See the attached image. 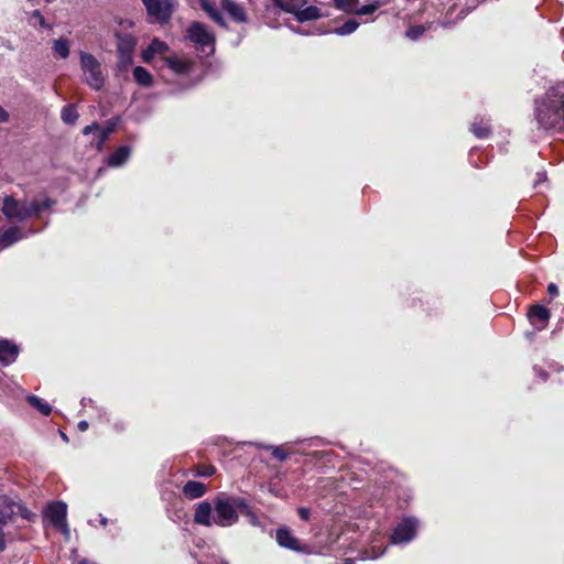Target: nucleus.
I'll use <instances>...</instances> for the list:
<instances>
[{
  "mask_svg": "<svg viewBox=\"0 0 564 564\" xmlns=\"http://www.w3.org/2000/svg\"><path fill=\"white\" fill-rule=\"evenodd\" d=\"M534 118L543 130H564V82L551 87L535 100Z\"/></svg>",
  "mask_w": 564,
  "mask_h": 564,
  "instance_id": "1",
  "label": "nucleus"
},
{
  "mask_svg": "<svg viewBox=\"0 0 564 564\" xmlns=\"http://www.w3.org/2000/svg\"><path fill=\"white\" fill-rule=\"evenodd\" d=\"M412 8L409 10H416L420 12H426L429 17H436L437 13L442 14L445 11L444 20L440 21L438 24L445 29L452 28L455 22L449 20L448 17L460 6H464L459 13L458 19H464L473 9L477 7L476 0H411L409 1ZM402 10H408L403 8Z\"/></svg>",
  "mask_w": 564,
  "mask_h": 564,
  "instance_id": "2",
  "label": "nucleus"
},
{
  "mask_svg": "<svg viewBox=\"0 0 564 564\" xmlns=\"http://www.w3.org/2000/svg\"><path fill=\"white\" fill-rule=\"evenodd\" d=\"M246 507V499L241 497L219 494L214 498L215 525L229 528L239 520L238 511Z\"/></svg>",
  "mask_w": 564,
  "mask_h": 564,
  "instance_id": "3",
  "label": "nucleus"
},
{
  "mask_svg": "<svg viewBox=\"0 0 564 564\" xmlns=\"http://www.w3.org/2000/svg\"><path fill=\"white\" fill-rule=\"evenodd\" d=\"M274 6L286 13L295 17L300 23L314 21L324 17H328L316 6H307V0H272Z\"/></svg>",
  "mask_w": 564,
  "mask_h": 564,
  "instance_id": "4",
  "label": "nucleus"
},
{
  "mask_svg": "<svg viewBox=\"0 0 564 564\" xmlns=\"http://www.w3.org/2000/svg\"><path fill=\"white\" fill-rule=\"evenodd\" d=\"M186 36L199 53L207 56L215 53L216 36L206 24L198 21L191 23Z\"/></svg>",
  "mask_w": 564,
  "mask_h": 564,
  "instance_id": "5",
  "label": "nucleus"
},
{
  "mask_svg": "<svg viewBox=\"0 0 564 564\" xmlns=\"http://www.w3.org/2000/svg\"><path fill=\"white\" fill-rule=\"evenodd\" d=\"M420 520L415 517H403L392 529L390 534V543L392 545H404L412 542L417 534Z\"/></svg>",
  "mask_w": 564,
  "mask_h": 564,
  "instance_id": "6",
  "label": "nucleus"
},
{
  "mask_svg": "<svg viewBox=\"0 0 564 564\" xmlns=\"http://www.w3.org/2000/svg\"><path fill=\"white\" fill-rule=\"evenodd\" d=\"M80 67L85 77V82L93 89L99 90L105 84V79L101 73L100 63L90 53H80Z\"/></svg>",
  "mask_w": 564,
  "mask_h": 564,
  "instance_id": "7",
  "label": "nucleus"
},
{
  "mask_svg": "<svg viewBox=\"0 0 564 564\" xmlns=\"http://www.w3.org/2000/svg\"><path fill=\"white\" fill-rule=\"evenodd\" d=\"M147 14L152 22L166 24L175 9L173 0H142Z\"/></svg>",
  "mask_w": 564,
  "mask_h": 564,
  "instance_id": "8",
  "label": "nucleus"
},
{
  "mask_svg": "<svg viewBox=\"0 0 564 564\" xmlns=\"http://www.w3.org/2000/svg\"><path fill=\"white\" fill-rule=\"evenodd\" d=\"M1 213L11 223H23L29 219L26 200H19L12 195L1 198Z\"/></svg>",
  "mask_w": 564,
  "mask_h": 564,
  "instance_id": "9",
  "label": "nucleus"
},
{
  "mask_svg": "<svg viewBox=\"0 0 564 564\" xmlns=\"http://www.w3.org/2000/svg\"><path fill=\"white\" fill-rule=\"evenodd\" d=\"M37 232L39 230L36 229H24L23 227H20L18 225L8 227L0 235V251L8 249L15 245L17 242L24 240L31 236H34Z\"/></svg>",
  "mask_w": 564,
  "mask_h": 564,
  "instance_id": "10",
  "label": "nucleus"
},
{
  "mask_svg": "<svg viewBox=\"0 0 564 564\" xmlns=\"http://www.w3.org/2000/svg\"><path fill=\"white\" fill-rule=\"evenodd\" d=\"M170 46L159 40L153 39L145 50L142 52V59L144 63L151 64L159 67L162 64L163 56H170Z\"/></svg>",
  "mask_w": 564,
  "mask_h": 564,
  "instance_id": "11",
  "label": "nucleus"
},
{
  "mask_svg": "<svg viewBox=\"0 0 564 564\" xmlns=\"http://www.w3.org/2000/svg\"><path fill=\"white\" fill-rule=\"evenodd\" d=\"M163 67H167L175 75H187L192 70L193 63L186 57L172 53L170 56L162 57V64L159 66V68Z\"/></svg>",
  "mask_w": 564,
  "mask_h": 564,
  "instance_id": "12",
  "label": "nucleus"
},
{
  "mask_svg": "<svg viewBox=\"0 0 564 564\" xmlns=\"http://www.w3.org/2000/svg\"><path fill=\"white\" fill-rule=\"evenodd\" d=\"M275 538H276L278 544L281 547H284V549H288V550H291L294 552H299V553L306 552V546L301 544L299 539L295 538L292 534L291 530L286 527L279 528L276 530Z\"/></svg>",
  "mask_w": 564,
  "mask_h": 564,
  "instance_id": "13",
  "label": "nucleus"
},
{
  "mask_svg": "<svg viewBox=\"0 0 564 564\" xmlns=\"http://www.w3.org/2000/svg\"><path fill=\"white\" fill-rule=\"evenodd\" d=\"M67 505L63 501L51 502L44 510V518L50 521L53 527H57L66 521Z\"/></svg>",
  "mask_w": 564,
  "mask_h": 564,
  "instance_id": "14",
  "label": "nucleus"
},
{
  "mask_svg": "<svg viewBox=\"0 0 564 564\" xmlns=\"http://www.w3.org/2000/svg\"><path fill=\"white\" fill-rule=\"evenodd\" d=\"M194 521H195V523L205 525V527L214 525L215 524L214 501L212 503L208 501L199 502L195 509Z\"/></svg>",
  "mask_w": 564,
  "mask_h": 564,
  "instance_id": "15",
  "label": "nucleus"
},
{
  "mask_svg": "<svg viewBox=\"0 0 564 564\" xmlns=\"http://www.w3.org/2000/svg\"><path fill=\"white\" fill-rule=\"evenodd\" d=\"M135 46V40L129 34L118 36V53L123 66L132 63V53Z\"/></svg>",
  "mask_w": 564,
  "mask_h": 564,
  "instance_id": "16",
  "label": "nucleus"
},
{
  "mask_svg": "<svg viewBox=\"0 0 564 564\" xmlns=\"http://www.w3.org/2000/svg\"><path fill=\"white\" fill-rule=\"evenodd\" d=\"M19 347L9 339H0V364L9 366L13 364L19 356Z\"/></svg>",
  "mask_w": 564,
  "mask_h": 564,
  "instance_id": "17",
  "label": "nucleus"
},
{
  "mask_svg": "<svg viewBox=\"0 0 564 564\" xmlns=\"http://www.w3.org/2000/svg\"><path fill=\"white\" fill-rule=\"evenodd\" d=\"M220 8L228 13L235 22L246 23L248 21L245 9L232 0H221Z\"/></svg>",
  "mask_w": 564,
  "mask_h": 564,
  "instance_id": "18",
  "label": "nucleus"
},
{
  "mask_svg": "<svg viewBox=\"0 0 564 564\" xmlns=\"http://www.w3.org/2000/svg\"><path fill=\"white\" fill-rule=\"evenodd\" d=\"M202 10L207 14V17L213 20L216 24L221 28H227L226 20L224 19L220 9L213 0H198Z\"/></svg>",
  "mask_w": 564,
  "mask_h": 564,
  "instance_id": "19",
  "label": "nucleus"
},
{
  "mask_svg": "<svg viewBox=\"0 0 564 564\" xmlns=\"http://www.w3.org/2000/svg\"><path fill=\"white\" fill-rule=\"evenodd\" d=\"M386 551L387 546H383L382 538L378 534L372 539L371 545L360 552L359 558L362 561L377 560L382 556Z\"/></svg>",
  "mask_w": 564,
  "mask_h": 564,
  "instance_id": "20",
  "label": "nucleus"
},
{
  "mask_svg": "<svg viewBox=\"0 0 564 564\" xmlns=\"http://www.w3.org/2000/svg\"><path fill=\"white\" fill-rule=\"evenodd\" d=\"M55 205V200L48 197L44 199H33L31 202H26V208L29 213V219L32 217H37L46 209H50Z\"/></svg>",
  "mask_w": 564,
  "mask_h": 564,
  "instance_id": "21",
  "label": "nucleus"
},
{
  "mask_svg": "<svg viewBox=\"0 0 564 564\" xmlns=\"http://www.w3.org/2000/svg\"><path fill=\"white\" fill-rule=\"evenodd\" d=\"M131 149L128 145L119 147L107 159V165L110 167L122 166L130 158Z\"/></svg>",
  "mask_w": 564,
  "mask_h": 564,
  "instance_id": "22",
  "label": "nucleus"
},
{
  "mask_svg": "<svg viewBox=\"0 0 564 564\" xmlns=\"http://www.w3.org/2000/svg\"><path fill=\"white\" fill-rule=\"evenodd\" d=\"M184 495L189 499H197L206 492V486L200 481L189 480L183 487Z\"/></svg>",
  "mask_w": 564,
  "mask_h": 564,
  "instance_id": "23",
  "label": "nucleus"
},
{
  "mask_svg": "<svg viewBox=\"0 0 564 564\" xmlns=\"http://www.w3.org/2000/svg\"><path fill=\"white\" fill-rule=\"evenodd\" d=\"M471 132L478 139L487 138L490 133L489 120L485 118H476L475 121L471 123Z\"/></svg>",
  "mask_w": 564,
  "mask_h": 564,
  "instance_id": "24",
  "label": "nucleus"
},
{
  "mask_svg": "<svg viewBox=\"0 0 564 564\" xmlns=\"http://www.w3.org/2000/svg\"><path fill=\"white\" fill-rule=\"evenodd\" d=\"M529 317L532 324H535L536 321L541 322L542 326L539 329H542L550 318V311L544 306L535 305L531 308Z\"/></svg>",
  "mask_w": 564,
  "mask_h": 564,
  "instance_id": "25",
  "label": "nucleus"
},
{
  "mask_svg": "<svg viewBox=\"0 0 564 564\" xmlns=\"http://www.w3.org/2000/svg\"><path fill=\"white\" fill-rule=\"evenodd\" d=\"M133 78L142 87H150L153 84V77L148 69L142 66L133 68Z\"/></svg>",
  "mask_w": 564,
  "mask_h": 564,
  "instance_id": "26",
  "label": "nucleus"
},
{
  "mask_svg": "<svg viewBox=\"0 0 564 564\" xmlns=\"http://www.w3.org/2000/svg\"><path fill=\"white\" fill-rule=\"evenodd\" d=\"M359 26V22L355 19L347 20L343 25L335 28L332 31L323 32L322 34L326 33H334L339 36H346L351 33H354Z\"/></svg>",
  "mask_w": 564,
  "mask_h": 564,
  "instance_id": "27",
  "label": "nucleus"
},
{
  "mask_svg": "<svg viewBox=\"0 0 564 564\" xmlns=\"http://www.w3.org/2000/svg\"><path fill=\"white\" fill-rule=\"evenodd\" d=\"M252 445L256 446L257 448L271 451L272 456L276 458L279 462H285L290 456V454L283 448V446H274L263 443H252Z\"/></svg>",
  "mask_w": 564,
  "mask_h": 564,
  "instance_id": "28",
  "label": "nucleus"
},
{
  "mask_svg": "<svg viewBox=\"0 0 564 564\" xmlns=\"http://www.w3.org/2000/svg\"><path fill=\"white\" fill-rule=\"evenodd\" d=\"M389 2H390V0H370L369 3L361 6L360 8L356 7V10L354 13H356L358 15L372 14L379 8L388 4Z\"/></svg>",
  "mask_w": 564,
  "mask_h": 564,
  "instance_id": "29",
  "label": "nucleus"
},
{
  "mask_svg": "<svg viewBox=\"0 0 564 564\" xmlns=\"http://www.w3.org/2000/svg\"><path fill=\"white\" fill-rule=\"evenodd\" d=\"M26 401L43 415H50L52 412V406L40 397L30 394L26 397Z\"/></svg>",
  "mask_w": 564,
  "mask_h": 564,
  "instance_id": "30",
  "label": "nucleus"
},
{
  "mask_svg": "<svg viewBox=\"0 0 564 564\" xmlns=\"http://www.w3.org/2000/svg\"><path fill=\"white\" fill-rule=\"evenodd\" d=\"M433 26L434 22L410 26L405 32V36L411 41H417L425 33V31L431 30Z\"/></svg>",
  "mask_w": 564,
  "mask_h": 564,
  "instance_id": "31",
  "label": "nucleus"
},
{
  "mask_svg": "<svg viewBox=\"0 0 564 564\" xmlns=\"http://www.w3.org/2000/svg\"><path fill=\"white\" fill-rule=\"evenodd\" d=\"M115 131V123H108L105 128H100L97 130V141L96 149L101 151L104 149L105 142L108 140L109 135Z\"/></svg>",
  "mask_w": 564,
  "mask_h": 564,
  "instance_id": "32",
  "label": "nucleus"
},
{
  "mask_svg": "<svg viewBox=\"0 0 564 564\" xmlns=\"http://www.w3.org/2000/svg\"><path fill=\"white\" fill-rule=\"evenodd\" d=\"M78 117L79 115L74 105H66L62 108L61 119L64 123L74 124L77 121Z\"/></svg>",
  "mask_w": 564,
  "mask_h": 564,
  "instance_id": "33",
  "label": "nucleus"
},
{
  "mask_svg": "<svg viewBox=\"0 0 564 564\" xmlns=\"http://www.w3.org/2000/svg\"><path fill=\"white\" fill-rule=\"evenodd\" d=\"M53 51L58 57L65 59L69 55L68 41L66 39H58L54 41Z\"/></svg>",
  "mask_w": 564,
  "mask_h": 564,
  "instance_id": "34",
  "label": "nucleus"
},
{
  "mask_svg": "<svg viewBox=\"0 0 564 564\" xmlns=\"http://www.w3.org/2000/svg\"><path fill=\"white\" fill-rule=\"evenodd\" d=\"M240 511L248 519L249 523L252 527L263 528V523L260 521L259 517L256 512L250 508L248 502L246 501V507H241Z\"/></svg>",
  "mask_w": 564,
  "mask_h": 564,
  "instance_id": "35",
  "label": "nucleus"
},
{
  "mask_svg": "<svg viewBox=\"0 0 564 564\" xmlns=\"http://www.w3.org/2000/svg\"><path fill=\"white\" fill-rule=\"evenodd\" d=\"M29 24L32 26H41L43 29H51V24H48L45 20V18L42 15V13L39 10H33L29 18Z\"/></svg>",
  "mask_w": 564,
  "mask_h": 564,
  "instance_id": "36",
  "label": "nucleus"
},
{
  "mask_svg": "<svg viewBox=\"0 0 564 564\" xmlns=\"http://www.w3.org/2000/svg\"><path fill=\"white\" fill-rule=\"evenodd\" d=\"M10 514L19 513L25 520H32L33 513L22 503L11 502L10 506Z\"/></svg>",
  "mask_w": 564,
  "mask_h": 564,
  "instance_id": "37",
  "label": "nucleus"
},
{
  "mask_svg": "<svg viewBox=\"0 0 564 564\" xmlns=\"http://www.w3.org/2000/svg\"><path fill=\"white\" fill-rule=\"evenodd\" d=\"M335 7L345 13H354L358 4V0H334Z\"/></svg>",
  "mask_w": 564,
  "mask_h": 564,
  "instance_id": "38",
  "label": "nucleus"
},
{
  "mask_svg": "<svg viewBox=\"0 0 564 564\" xmlns=\"http://www.w3.org/2000/svg\"><path fill=\"white\" fill-rule=\"evenodd\" d=\"M297 513L302 520L307 521L311 516V510L306 507H301L297 509Z\"/></svg>",
  "mask_w": 564,
  "mask_h": 564,
  "instance_id": "39",
  "label": "nucleus"
},
{
  "mask_svg": "<svg viewBox=\"0 0 564 564\" xmlns=\"http://www.w3.org/2000/svg\"><path fill=\"white\" fill-rule=\"evenodd\" d=\"M57 529H59L62 531V533L64 534L65 539L66 540H69L70 539V530H69V527L67 524V522H63L61 523L59 525L56 527Z\"/></svg>",
  "mask_w": 564,
  "mask_h": 564,
  "instance_id": "40",
  "label": "nucleus"
},
{
  "mask_svg": "<svg viewBox=\"0 0 564 564\" xmlns=\"http://www.w3.org/2000/svg\"><path fill=\"white\" fill-rule=\"evenodd\" d=\"M97 130H99V124H98V123H96V122H94V123H91V124H89V126H86V127L83 129V134L88 135L89 133H91V132H94V131H96V132H97Z\"/></svg>",
  "mask_w": 564,
  "mask_h": 564,
  "instance_id": "41",
  "label": "nucleus"
},
{
  "mask_svg": "<svg viewBox=\"0 0 564 564\" xmlns=\"http://www.w3.org/2000/svg\"><path fill=\"white\" fill-rule=\"evenodd\" d=\"M546 181V173L545 172H538L536 173V178L534 181V187H538L539 184L543 183Z\"/></svg>",
  "mask_w": 564,
  "mask_h": 564,
  "instance_id": "42",
  "label": "nucleus"
},
{
  "mask_svg": "<svg viewBox=\"0 0 564 564\" xmlns=\"http://www.w3.org/2000/svg\"><path fill=\"white\" fill-rule=\"evenodd\" d=\"M10 517H11L10 512L8 514H4V513L0 514V529L1 530H3V528L8 524Z\"/></svg>",
  "mask_w": 564,
  "mask_h": 564,
  "instance_id": "43",
  "label": "nucleus"
},
{
  "mask_svg": "<svg viewBox=\"0 0 564 564\" xmlns=\"http://www.w3.org/2000/svg\"><path fill=\"white\" fill-rule=\"evenodd\" d=\"M547 292H549V294H550V295H552V296L557 295V294H558V288H557V285H556V284H554V283H550V284L547 285Z\"/></svg>",
  "mask_w": 564,
  "mask_h": 564,
  "instance_id": "44",
  "label": "nucleus"
},
{
  "mask_svg": "<svg viewBox=\"0 0 564 564\" xmlns=\"http://www.w3.org/2000/svg\"><path fill=\"white\" fill-rule=\"evenodd\" d=\"M533 369L538 373V376L541 378L542 381H546L547 380L549 376H547L546 371H544L541 368H538L536 366Z\"/></svg>",
  "mask_w": 564,
  "mask_h": 564,
  "instance_id": "45",
  "label": "nucleus"
},
{
  "mask_svg": "<svg viewBox=\"0 0 564 564\" xmlns=\"http://www.w3.org/2000/svg\"><path fill=\"white\" fill-rule=\"evenodd\" d=\"M9 120V113L6 111V109L0 106V122H7Z\"/></svg>",
  "mask_w": 564,
  "mask_h": 564,
  "instance_id": "46",
  "label": "nucleus"
},
{
  "mask_svg": "<svg viewBox=\"0 0 564 564\" xmlns=\"http://www.w3.org/2000/svg\"><path fill=\"white\" fill-rule=\"evenodd\" d=\"M7 544H6V538L3 530L0 529V553L4 551Z\"/></svg>",
  "mask_w": 564,
  "mask_h": 564,
  "instance_id": "47",
  "label": "nucleus"
},
{
  "mask_svg": "<svg viewBox=\"0 0 564 564\" xmlns=\"http://www.w3.org/2000/svg\"><path fill=\"white\" fill-rule=\"evenodd\" d=\"M89 427V424L87 421H79L78 424H77V429L80 431V432H85L87 431Z\"/></svg>",
  "mask_w": 564,
  "mask_h": 564,
  "instance_id": "48",
  "label": "nucleus"
},
{
  "mask_svg": "<svg viewBox=\"0 0 564 564\" xmlns=\"http://www.w3.org/2000/svg\"><path fill=\"white\" fill-rule=\"evenodd\" d=\"M94 403H95L94 400L90 399V398H83L80 400V404H82L83 408H86L88 405H94Z\"/></svg>",
  "mask_w": 564,
  "mask_h": 564,
  "instance_id": "49",
  "label": "nucleus"
},
{
  "mask_svg": "<svg viewBox=\"0 0 564 564\" xmlns=\"http://www.w3.org/2000/svg\"><path fill=\"white\" fill-rule=\"evenodd\" d=\"M291 30L294 32V33H297V34H301V35H307L308 33L307 32H304L302 29L300 28H291Z\"/></svg>",
  "mask_w": 564,
  "mask_h": 564,
  "instance_id": "50",
  "label": "nucleus"
},
{
  "mask_svg": "<svg viewBox=\"0 0 564 564\" xmlns=\"http://www.w3.org/2000/svg\"><path fill=\"white\" fill-rule=\"evenodd\" d=\"M77 564H97V563H95L90 560H87V558H83Z\"/></svg>",
  "mask_w": 564,
  "mask_h": 564,
  "instance_id": "51",
  "label": "nucleus"
},
{
  "mask_svg": "<svg viewBox=\"0 0 564 564\" xmlns=\"http://www.w3.org/2000/svg\"><path fill=\"white\" fill-rule=\"evenodd\" d=\"M269 491H270L272 495H274V496H279L278 490H275V488H274L273 486H271V485H270V487H269Z\"/></svg>",
  "mask_w": 564,
  "mask_h": 564,
  "instance_id": "52",
  "label": "nucleus"
},
{
  "mask_svg": "<svg viewBox=\"0 0 564 564\" xmlns=\"http://www.w3.org/2000/svg\"><path fill=\"white\" fill-rule=\"evenodd\" d=\"M107 523H108V519L106 517H101L100 524L105 527V525H107Z\"/></svg>",
  "mask_w": 564,
  "mask_h": 564,
  "instance_id": "53",
  "label": "nucleus"
},
{
  "mask_svg": "<svg viewBox=\"0 0 564 564\" xmlns=\"http://www.w3.org/2000/svg\"><path fill=\"white\" fill-rule=\"evenodd\" d=\"M341 564H355V561L351 558H347Z\"/></svg>",
  "mask_w": 564,
  "mask_h": 564,
  "instance_id": "54",
  "label": "nucleus"
},
{
  "mask_svg": "<svg viewBox=\"0 0 564 564\" xmlns=\"http://www.w3.org/2000/svg\"><path fill=\"white\" fill-rule=\"evenodd\" d=\"M61 437L63 441L68 442V437L65 433L61 432Z\"/></svg>",
  "mask_w": 564,
  "mask_h": 564,
  "instance_id": "55",
  "label": "nucleus"
},
{
  "mask_svg": "<svg viewBox=\"0 0 564 564\" xmlns=\"http://www.w3.org/2000/svg\"><path fill=\"white\" fill-rule=\"evenodd\" d=\"M214 473V468H212L210 470H207V473L205 475H212Z\"/></svg>",
  "mask_w": 564,
  "mask_h": 564,
  "instance_id": "56",
  "label": "nucleus"
},
{
  "mask_svg": "<svg viewBox=\"0 0 564 564\" xmlns=\"http://www.w3.org/2000/svg\"><path fill=\"white\" fill-rule=\"evenodd\" d=\"M221 564H228V562L225 560H221Z\"/></svg>",
  "mask_w": 564,
  "mask_h": 564,
  "instance_id": "57",
  "label": "nucleus"
},
{
  "mask_svg": "<svg viewBox=\"0 0 564 564\" xmlns=\"http://www.w3.org/2000/svg\"><path fill=\"white\" fill-rule=\"evenodd\" d=\"M46 2H52L53 0H45Z\"/></svg>",
  "mask_w": 564,
  "mask_h": 564,
  "instance_id": "58",
  "label": "nucleus"
}]
</instances>
